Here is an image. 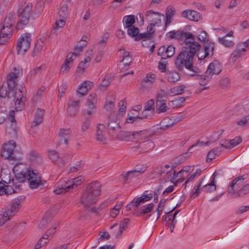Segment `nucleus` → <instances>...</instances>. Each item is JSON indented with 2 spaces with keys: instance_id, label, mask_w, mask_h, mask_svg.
Here are the masks:
<instances>
[{
  "instance_id": "f257e3e1",
  "label": "nucleus",
  "mask_w": 249,
  "mask_h": 249,
  "mask_svg": "<svg viewBox=\"0 0 249 249\" xmlns=\"http://www.w3.org/2000/svg\"><path fill=\"white\" fill-rule=\"evenodd\" d=\"M184 42L185 46L182 48L181 52L176 59V66L179 71H182L185 67L195 73H199L200 70L194 67L193 64L194 57L200 50L201 46L198 42L195 41L194 35L192 38L186 39Z\"/></svg>"
},
{
  "instance_id": "f03ea898",
  "label": "nucleus",
  "mask_w": 249,
  "mask_h": 249,
  "mask_svg": "<svg viewBox=\"0 0 249 249\" xmlns=\"http://www.w3.org/2000/svg\"><path fill=\"white\" fill-rule=\"evenodd\" d=\"M43 4V1L39 0L36 5V11L31 14L32 5L29 3L26 4L25 3V4L18 9V21L17 25V28L18 30L22 29L23 26L28 24L30 17L33 19L37 18L40 12V10L37 8H40Z\"/></svg>"
},
{
  "instance_id": "7ed1b4c3",
  "label": "nucleus",
  "mask_w": 249,
  "mask_h": 249,
  "mask_svg": "<svg viewBox=\"0 0 249 249\" xmlns=\"http://www.w3.org/2000/svg\"><path fill=\"white\" fill-rule=\"evenodd\" d=\"M101 191L100 188H86L83 191L80 202L88 211L96 212V208L92 206L98 200Z\"/></svg>"
},
{
  "instance_id": "20e7f679",
  "label": "nucleus",
  "mask_w": 249,
  "mask_h": 249,
  "mask_svg": "<svg viewBox=\"0 0 249 249\" xmlns=\"http://www.w3.org/2000/svg\"><path fill=\"white\" fill-rule=\"evenodd\" d=\"M25 197L20 196L12 200L4 211L0 212V225L4 224L10 219V216H14L19 210L21 201L24 200Z\"/></svg>"
},
{
  "instance_id": "39448f33",
  "label": "nucleus",
  "mask_w": 249,
  "mask_h": 249,
  "mask_svg": "<svg viewBox=\"0 0 249 249\" xmlns=\"http://www.w3.org/2000/svg\"><path fill=\"white\" fill-rule=\"evenodd\" d=\"M221 71V65L218 61H213L211 62L205 73L203 75H196V79L199 81L201 86H205L210 81L213 75L218 74Z\"/></svg>"
},
{
  "instance_id": "423d86ee",
  "label": "nucleus",
  "mask_w": 249,
  "mask_h": 249,
  "mask_svg": "<svg viewBox=\"0 0 249 249\" xmlns=\"http://www.w3.org/2000/svg\"><path fill=\"white\" fill-rule=\"evenodd\" d=\"M117 115V113L114 111L111 112L109 115L107 129L108 134L111 137H115L121 130Z\"/></svg>"
},
{
  "instance_id": "0eeeda50",
  "label": "nucleus",
  "mask_w": 249,
  "mask_h": 249,
  "mask_svg": "<svg viewBox=\"0 0 249 249\" xmlns=\"http://www.w3.org/2000/svg\"><path fill=\"white\" fill-rule=\"evenodd\" d=\"M16 146V142L13 140L5 142L3 145L1 156L4 159L10 160H16V157L14 153Z\"/></svg>"
},
{
  "instance_id": "6e6552de",
  "label": "nucleus",
  "mask_w": 249,
  "mask_h": 249,
  "mask_svg": "<svg viewBox=\"0 0 249 249\" xmlns=\"http://www.w3.org/2000/svg\"><path fill=\"white\" fill-rule=\"evenodd\" d=\"M25 87H22L20 89H16L14 94L15 100V106L17 110H22L25 106L26 96L24 95V90Z\"/></svg>"
},
{
  "instance_id": "1a4fd4ad",
  "label": "nucleus",
  "mask_w": 249,
  "mask_h": 249,
  "mask_svg": "<svg viewBox=\"0 0 249 249\" xmlns=\"http://www.w3.org/2000/svg\"><path fill=\"white\" fill-rule=\"evenodd\" d=\"M31 41V35L28 33L21 36L18 39L17 44V52L18 54H23L29 49Z\"/></svg>"
},
{
  "instance_id": "9d476101",
  "label": "nucleus",
  "mask_w": 249,
  "mask_h": 249,
  "mask_svg": "<svg viewBox=\"0 0 249 249\" xmlns=\"http://www.w3.org/2000/svg\"><path fill=\"white\" fill-rule=\"evenodd\" d=\"M145 133L146 132L144 131L129 132L120 130L115 137L119 140L129 142L135 139L136 135H137L136 138H142V135H144Z\"/></svg>"
},
{
  "instance_id": "9b49d317",
  "label": "nucleus",
  "mask_w": 249,
  "mask_h": 249,
  "mask_svg": "<svg viewBox=\"0 0 249 249\" xmlns=\"http://www.w3.org/2000/svg\"><path fill=\"white\" fill-rule=\"evenodd\" d=\"M27 181L31 186L38 187L45 184L46 181L42 179L41 176L33 170L28 171Z\"/></svg>"
},
{
  "instance_id": "f8f14e48",
  "label": "nucleus",
  "mask_w": 249,
  "mask_h": 249,
  "mask_svg": "<svg viewBox=\"0 0 249 249\" xmlns=\"http://www.w3.org/2000/svg\"><path fill=\"white\" fill-rule=\"evenodd\" d=\"M167 38L169 40L172 39L184 40V41L188 39L192 38L193 35L189 32H184L181 30L171 31L167 35Z\"/></svg>"
},
{
  "instance_id": "ddd939ff",
  "label": "nucleus",
  "mask_w": 249,
  "mask_h": 249,
  "mask_svg": "<svg viewBox=\"0 0 249 249\" xmlns=\"http://www.w3.org/2000/svg\"><path fill=\"white\" fill-rule=\"evenodd\" d=\"M192 169L191 166H184L180 171L176 173V171H173V177H170V179L173 180V184L175 186H178L180 182L184 180V173H188Z\"/></svg>"
},
{
  "instance_id": "4468645a",
  "label": "nucleus",
  "mask_w": 249,
  "mask_h": 249,
  "mask_svg": "<svg viewBox=\"0 0 249 249\" xmlns=\"http://www.w3.org/2000/svg\"><path fill=\"white\" fill-rule=\"evenodd\" d=\"M13 28L4 25H0V45L5 44L12 36Z\"/></svg>"
},
{
  "instance_id": "2eb2a0df",
  "label": "nucleus",
  "mask_w": 249,
  "mask_h": 249,
  "mask_svg": "<svg viewBox=\"0 0 249 249\" xmlns=\"http://www.w3.org/2000/svg\"><path fill=\"white\" fill-rule=\"evenodd\" d=\"M84 180L85 178L82 176H79L72 180L61 181L57 187H77L81 185Z\"/></svg>"
},
{
  "instance_id": "dca6fc26",
  "label": "nucleus",
  "mask_w": 249,
  "mask_h": 249,
  "mask_svg": "<svg viewBox=\"0 0 249 249\" xmlns=\"http://www.w3.org/2000/svg\"><path fill=\"white\" fill-rule=\"evenodd\" d=\"M105 129L104 124H98L96 128V140L102 144H106L107 142Z\"/></svg>"
},
{
  "instance_id": "f3484780",
  "label": "nucleus",
  "mask_w": 249,
  "mask_h": 249,
  "mask_svg": "<svg viewBox=\"0 0 249 249\" xmlns=\"http://www.w3.org/2000/svg\"><path fill=\"white\" fill-rule=\"evenodd\" d=\"M9 119L11 120V124L9 126H7L6 131L13 137L16 136L17 133V127L15 118L14 111L11 110L9 112Z\"/></svg>"
},
{
  "instance_id": "a211bd4d",
  "label": "nucleus",
  "mask_w": 249,
  "mask_h": 249,
  "mask_svg": "<svg viewBox=\"0 0 249 249\" xmlns=\"http://www.w3.org/2000/svg\"><path fill=\"white\" fill-rule=\"evenodd\" d=\"M160 13L155 12L153 10L147 11L145 14L146 19L151 21L155 26H159L161 23V20L160 18Z\"/></svg>"
},
{
  "instance_id": "6ab92c4d",
  "label": "nucleus",
  "mask_w": 249,
  "mask_h": 249,
  "mask_svg": "<svg viewBox=\"0 0 249 249\" xmlns=\"http://www.w3.org/2000/svg\"><path fill=\"white\" fill-rule=\"evenodd\" d=\"M183 17L190 20L197 21L200 19L201 15L197 12L192 10H186L182 12Z\"/></svg>"
},
{
  "instance_id": "aec40b11",
  "label": "nucleus",
  "mask_w": 249,
  "mask_h": 249,
  "mask_svg": "<svg viewBox=\"0 0 249 249\" xmlns=\"http://www.w3.org/2000/svg\"><path fill=\"white\" fill-rule=\"evenodd\" d=\"M19 71L18 73L15 72L10 73L7 75V83L8 87L9 89L11 91H14L15 90L17 84L16 83V79L18 78V75L19 74Z\"/></svg>"
},
{
  "instance_id": "412c9836",
  "label": "nucleus",
  "mask_w": 249,
  "mask_h": 249,
  "mask_svg": "<svg viewBox=\"0 0 249 249\" xmlns=\"http://www.w3.org/2000/svg\"><path fill=\"white\" fill-rule=\"evenodd\" d=\"M93 55V52L91 50H88L86 52V56L84 61H81L78 66V69L81 71V72L83 73L85 72V69L87 68L91 60V56Z\"/></svg>"
},
{
  "instance_id": "4be33fe9",
  "label": "nucleus",
  "mask_w": 249,
  "mask_h": 249,
  "mask_svg": "<svg viewBox=\"0 0 249 249\" xmlns=\"http://www.w3.org/2000/svg\"><path fill=\"white\" fill-rule=\"evenodd\" d=\"M71 130L70 128H60L58 133L59 142H63L65 144H67L69 139L71 138Z\"/></svg>"
},
{
  "instance_id": "5701e85b",
  "label": "nucleus",
  "mask_w": 249,
  "mask_h": 249,
  "mask_svg": "<svg viewBox=\"0 0 249 249\" xmlns=\"http://www.w3.org/2000/svg\"><path fill=\"white\" fill-rule=\"evenodd\" d=\"M87 36H83L81 39L79 41L77 45L75 47L73 54H74L75 57L80 55V53L83 51V48L86 47L88 43L87 38Z\"/></svg>"
},
{
  "instance_id": "b1692460",
  "label": "nucleus",
  "mask_w": 249,
  "mask_h": 249,
  "mask_svg": "<svg viewBox=\"0 0 249 249\" xmlns=\"http://www.w3.org/2000/svg\"><path fill=\"white\" fill-rule=\"evenodd\" d=\"M154 204L151 203L147 205H143L140 208L135 209V214L137 216H142L151 212L154 207Z\"/></svg>"
},
{
  "instance_id": "393cba45",
  "label": "nucleus",
  "mask_w": 249,
  "mask_h": 249,
  "mask_svg": "<svg viewBox=\"0 0 249 249\" xmlns=\"http://www.w3.org/2000/svg\"><path fill=\"white\" fill-rule=\"evenodd\" d=\"M156 79V75L153 73H148L142 81V87L148 89L150 88Z\"/></svg>"
},
{
  "instance_id": "a878e982",
  "label": "nucleus",
  "mask_w": 249,
  "mask_h": 249,
  "mask_svg": "<svg viewBox=\"0 0 249 249\" xmlns=\"http://www.w3.org/2000/svg\"><path fill=\"white\" fill-rule=\"evenodd\" d=\"M140 176L134 170L124 172L121 175L125 183L131 181L134 178L139 177Z\"/></svg>"
},
{
  "instance_id": "bb28decb",
  "label": "nucleus",
  "mask_w": 249,
  "mask_h": 249,
  "mask_svg": "<svg viewBox=\"0 0 249 249\" xmlns=\"http://www.w3.org/2000/svg\"><path fill=\"white\" fill-rule=\"evenodd\" d=\"M176 13V10L173 6H168L166 9V21L165 28L172 22V18Z\"/></svg>"
},
{
  "instance_id": "cd10ccee",
  "label": "nucleus",
  "mask_w": 249,
  "mask_h": 249,
  "mask_svg": "<svg viewBox=\"0 0 249 249\" xmlns=\"http://www.w3.org/2000/svg\"><path fill=\"white\" fill-rule=\"evenodd\" d=\"M18 166H16L13 169L14 172H17L15 174V181L20 183L24 182L26 180V178H27L28 173L23 171H19L18 172Z\"/></svg>"
},
{
  "instance_id": "c85d7f7f",
  "label": "nucleus",
  "mask_w": 249,
  "mask_h": 249,
  "mask_svg": "<svg viewBox=\"0 0 249 249\" xmlns=\"http://www.w3.org/2000/svg\"><path fill=\"white\" fill-rule=\"evenodd\" d=\"M246 51L245 48H242L238 45L236 49L232 52L231 55L230 59L232 62H234L238 58L240 57L244 52Z\"/></svg>"
},
{
  "instance_id": "c756f323",
  "label": "nucleus",
  "mask_w": 249,
  "mask_h": 249,
  "mask_svg": "<svg viewBox=\"0 0 249 249\" xmlns=\"http://www.w3.org/2000/svg\"><path fill=\"white\" fill-rule=\"evenodd\" d=\"M53 219V216L51 213L47 212L42 217L41 221L39 224L40 229L45 228L47 225Z\"/></svg>"
},
{
  "instance_id": "7c9ffc66",
  "label": "nucleus",
  "mask_w": 249,
  "mask_h": 249,
  "mask_svg": "<svg viewBox=\"0 0 249 249\" xmlns=\"http://www.w3.org/2000/svg\"><path fill=\"white\" fill-rule=\"evenodd\" d=\"M214 49V44L212 41H209L205 43L204 46V51L208 56V58L212 57L213 54Z\"/></svg>"
},
{
  "instance_id": "2f4dec72",
  "label": "nucleus",
  "mask_w": 249,
  "mask_h": 249,
  "mask_svg": "<svg viewBox=\"0 0 249 249\" xmlns=\"http://www.w3.org/2000/svg\"><path fill=\"white\" fill-rule=\"evenodd\" d=\"M155 144L151 140H147L142 142L139 145L140 148L143 152H146L153 149Z\"/></svg>"
},
{
  "instance_id": "473e14b6",
  "label": "nucleus",
  "mask_w": 249,
  "mask_h": 249,
  "mask_svg": "<svg viewBox=\"0 0 249 249\" xmlns=\"http://www.w3.org/2000/svg\"><path fill=\"white\" fill-rule=\"evenodd\" d=\"M174 167H172L171 168L170 170H168L167 169L164 168H161V170L160 171V175L161 176H162L163 177L166 178V180H165V182L166 181H170L172 183H173V180H172V179H170V178L173 177V173L172 172V171L174 170Z\"/></svg>"
},
{
  "instance_id": "72a5a7b5",
  "label": "nucleus",
  "mask_w": 249,
  "mask_h": 249,
  "mask_svg": "<svg viewBox=\"0 0 249 249\" xmlns=\"http://www.w3.org/2000/svg\"><path fill=\"white\" fill-rule=\"evenodd\" d=\"M45 39H38L35 45L34 49L32 52V55L34 57L42 49L44 45Z\"/></svg>"
},
{
  "instance_id": "f704fd0d",
  "label": "nucleus",
  "mask_w": 249,
  "mask_h": 249,
  "mask_svg": "<svg viewBox=\"0 0 249 249\" xmlns=\"http://www.w3.org/2000/svg\"><path fill=\"white\" fill-rule=\"evenodd\" d=\"M44 110L38 108L35 114L34 123L35 125H37L42 123L43 120Z\"/></svg>"
},
{
  "instance_id": "c9c22d12",
  "label": "nucleus",
  "mask_w": 249,
  "mask_h": 249,
  "mask_svg": "<svg viewBox=\"0 0 249 249\" xmlns=\"http://www.w3.org/2000/svg\"><path fill=\"white\" fill-rule=\"evenodd\" d=\"M218 174L215 172L213 176H212V180L209 182L207 183L206 181H205V182L202 184V182L204 181L205 178H203L201 180H199L196 185V187H208V186H214L215 187V184H214V179L215 177L218 175Z\"/></svg>"
},
{
  "instance_id": "e433bc0d",
  "label": "nucleus",
  "mask_w": 249,
  "mask_h": 249,
  "mask_svg": "<svg viewBox=\"0 0 249 249\" xmlns=\"http://www.w3.org/2000/svg\"><path fill=\"white\" fill-rule=\"evenodd\" d=\"M114 75L112 74L107 75L105 78L102 81L99 88L102 90V88H106L107 87L114 79Z\"/></svg>"
},
{
  "instance_id": "4c0bfd02",
  "label": "nucleus",
  "mask_w": 249,
  "mask_h": 249,
  "mask_svg": "<svg viewBox=\"0 0 249 249\" xmlns=\"http://www.w3.org/2000/svg\"><path fill=\"white\" fill-rule=\"evenodd\" d=\"M129 221V219L128 218H124L123 220L121 221L119 226V229L118 230L116 233H115V232L113 233V234H115L116 238H119L120 237L123 231L127 228Z\"/></svg>"
},
{
  "instance_id": "58836bf2",
  "label": "nucleus",
  "mask_w": 249,
  "mask_h": 249,
  "mask_svg": "<svg viewBox=\"0 0 249 249\" xmlns=\"http://www.w3.org/2000/svg\"><path fill=\"white\" fill-rule=\"evenodd\" d=\"M15 15L14 13H9L5 18L3 25L8 26L12 28L13 25L16 22Z\"/></svg>"
},
{
  "instance_id": "ea45409f",
  "label": "nucleus",
  "mask_w": 249,
  "mask_h": 249,
  "mask_svg": "<svg viewBox=\"0 0 249 249\" xmlns=\"http://www.w3.org/2000/svg\"><path fill=\"white\" fill-rule=\"evenodd\" d=\"M166 78L168 81L170 83H175L180 78L179 74L174 71H168L166 73Z\"/></svg>"
},
{
  "instance_id": "a19ab883",
  "label": "nucleus",
  "mask_w": 249,
  "mask_h": 249,
  "mask_svg": "<svg viewBox=\"0 0 249 249\" xmlns=\"http://www.w3.org/2000/svg\"><path fill=\"white\" fill-rule=\"evenodd\" d=\"M86 106L87 107L83 111V115L85 117L88 116V118H91L94 114L96 106L95 105L90 104H86Z\"/></svg>"
},
{
  "instance_id": "79ce46f5",
  "label": "nucleus",
  "mask_w": 249,
  "mask_h": 249,
  "mask_svg": "<svg viewBox=\"0 0 249 249\" xmlns=\"http://www.w3.org/2000/svg\"><path fill=\"white\" fill-rule=\"evenodd\" d=\"M123 22L125 28L131 27L135 22V16L133 15L125 16L123 18Z\"/></svg>"
},
{
  "instance_id": "37998d69",
  "label": "nucleus",
  "mask_w": 249,
  "mask_h": 249,
  "mask_svg": "<svg viewBox=\"0 0 249 249\" xmlns=\"http://www.w3.org/2000/svg\"><path fill=\"white\" fill-rule=\"evenodd\" d=\"M169 108L166 105V102H161L160 101L156 102V112L158 114L166 112Z\"/></svg>"
},
{
  "instance_id": "c03bdc74",
  "label": "nucleus",
  "mask_w": 249,
  "mask_h": 249,
  "mask_svg": "<svg viewBox=\"0 0 249 249\" xmlns=\"http://www.w3.org/2000/svg\"><path fill=\"white\" fill-rule=\"evenodd\" d=\"M160 129L166 130L172 126H173V123L172 120L168 117L164 118L160 124Z\"/></svg>"
},
{
  "instance_id": "a18cd8bd",
  "label": "nucleus",
  "mask_w": 249,
  "mask_h": 249,
  "mask_svg": "<svg viewBox=\"0 0 249 249\" xmlns=\"http://www.w3.org/2000/svg\"><path fill=\"white\" fill-rule=\"evenodd\" d=\"M153 197V194L151 193H148V191H145L143 195L136 199L139 202L140 205L142 203H143L144 202L148 201L152 199Z\"/></svg>"
},
{
  "instance_id": "49530a36",
  "label": "nucleus",
  "mask_w": 249,
  "mask_h": 249,
  "mask_svg": "<svg viewBox=\"0 0 249 249\" xmlns=\"http://www.w3.org/2000/svg\"><path fill=\"white\" fill-rule=\"evenodd\" d=\"M218 41L220 44L226 47H231L233 46L234 45V41L232 40L227 39L226 36L219 37Z\"/></svg>"
},
{
  "instance_id": "de8ad7c7",
  "label": "nucleus",
  "mask_w": 249,
  "mask_h": 249,
  "mask_svg": "<svg viewBox=\"0 0 249 249\" xmlns=\"http://www.w3.org/2000/svg\"><path fill=\"white\" fill-rule=\"evenodd\" d=\"M247 178V176L246 175H244L243 176L236 178L231 181L229 187H234L235 185H240L241 183H242L243 181Z\"/></svg>"
},
{
  "instance_id": "09e8293b",
  "label": "nucleus",
  "mask_w": 249,
  "mask_h": 249,
  "mask_svg": "<svg viewBox=\"0 0 249 249\" xmlns=\"http://www.w3.org/2000/svg\"><path fill=\"white\" fill-rule=\"evenodd\" d=\"M127 34L132 37L137 38L139 34V29L133 25L131 27L127 28Z\"/></svg>"
},
{
  "instance_id": "8fccbe9b",
  "label": "nucleus",
  "mask_w": 249,
  "mask_h": 249,
  "mask_svg": "<svg viewBox=\"0 0 249 249\" xmlns=\"http://www.w3.org/2000/svg\"><path fill=\"white\" fill-rule=\"evenodd\" d=\"M69 13V7L67 4H63L58 12V16L60 18H66Z\"/></svg>"
},
{
  "instance_id": "3c124183",
  "label": "nucleus",
  "mask_w": 249,
  "mask_h": 249,
  "mask_svg": "<svg viewBox=\"0 0 249 249\" xmlns=\"http://www.w3.org/2000/svg\"><path fill=\"white\" fill-rule=\"evenodd\" d=\"M184 86L174 87L170 89V93L173 95L181 94L184 92Z\"/></svg>"
},
{
  "instance_id": "603ef678",
  "label": "nucleus",
  "mask_w": 249,
  "mask_h": 249,
  "mask_svg": "<svg viewBox=\"0 0 249 249\" xmlns=\"http://www.w3.org/2000/svg\"><path fill=\"white\" fill-rule=\"evenodd\" d=\"M55 233V231L53 229H50L46 231V233L42 236V238L44 239L43 244H46L49 238H52L53 235Z\"/></svg>"
},
{
  "instance_id": "864d4df0",
  "label": "nucleus",
  "mask_w": 249,
  "mask_h": 249,
  "mask_svg": "<svg viewBox=\"0 0 249 249\" xmlns=\"http://www.w3.org/2000/svg\"><path fill=\"white\" fill-rule=\"evenodd\" d=\"M123 58L122 62H124L125 66H129L131 62L132 57L129 52L126 51L124 52L123 53Z\"/></svg>"
},
{
  "instance_id": "5fc2aeb1",
  "label": "nucleus",
  "mask_w": 249,
  "mask_h": 249,
  "mask_svg": "<svg viewBox=\"0 0 249 249\" xmlns=\"http://www.w3.org/2000/svg\"><path fill=\"white\" fill-rule=\"evenodd\" d=\"M185 98L182 97H179L172 101V104L174 107H179L182 106L184 102Z\"/></svg>"
},
{
  "instance_id": "6e6d98bb",
  "label": "nucleus",
  "mask_w": 249,
  "mask_h": 249,
  "mask_svg": "<svg viewBox=\"0 0 249 249\" xmlns=\"http://www.w3.org/2000/svg\"><path fill=\"white\" fill-rule=\"evenodd\" d=\"M239 188H229L227 191L228 195L233 197L240 196L241 194L239 192Z\"/></svg>"
},
{
  "instance_id": "4d7b16f0",
  "label": "nucleus",
  "mask_w": 249,
  "mask_h": 249,
  "mask_svg": "<svg viewBox=\"0 0 249 249\" xmlns=\"http://www.w3.org/2000/svg\"><path fill=\"white\" fill-rule=\"evenodd\" d=\"M10 90H7V88L5 86H1L0 88V99L7 97L10 99L9 93Z\"/></svg>"
},
{
  "instance_id": "13d9d810",
  "label": "nucleus",
  "mask_w": 249,
  "mask_h": 249,
  "mask_svg": "<svg viewBox=\"0 0 249 249\" xmlns=\"http://www.w3.org/2000/svg\"><path fill=\"white\" fill-rule=\"evenodd\" d=\"M238 125L241 126H246L249 125V114L244 117L236 123Z\"/></svg>"
},
{
  "instance_id": "bf43d9fd",
  "label": "nucleus",
  "mask_w": 249,
  "mask_h": 249,
  "mask_svg": "<svg viewBox=\"0 0 249 249\" xmlns=\"http://www.w3.org/2000/svg\"><path fill=\"white\" fill-rule=\"evenodd\" d=\"M154 114V111H149L145 108L142 113V116H139V117L142 118V121L144 119H150L153 117Z\"/></svg>"
},
{
  "instance_id": "052dcab7",
  "label": "nucleus",
  "mask_w": 249,
  "mask_h": 249,
  "mask_svg": "<svg viewBox=\"0 0 249 249\" xmlns=\"http://www.w3.org/2000/svg\"><path fill=\"white\" fill-rule=\"evenodd\" d=\"M208 34L204 31H201L198 34V39L202 42L206 43L210 41L208 39Z\"/></svg>"
},
{
  "instance_id": "680f3d73",
  "label": "nucleus",
  "mask_w": 249,
  "mask_h": 249,
  "mask_svg": "<svg viewBox=\"0 0 249 249\" xmlns=\"http://www.w3.org/2000/svg\"><path fill=\"white\" fill-rule=\"evenodd\" d=\"M97 101V94L95 93H92L89 96L87 99V104L95 105Z\"/></svg>"
},
{
  "instance_id": "e2e57ef3",
  "label": "nucleus",
  "mask_w": 249,
  "mask_h": 249,
  "mask_svg": "<svg viewBox=\"0 0 249 249\" xmlns=\"http://www.w3.org/2000/svg\"><path fill=\"white\" fill-rule=\"evenodd\" d=\"M140 204L138 201L137 199L135 198L131 201L126 206V208L128 211H131L132 207L134 208V209H136L138 208Z\"/></svg>"
},
{
  "instance_id": "0e129e2a",
  "label": "nucleus",
  "mask_w": 249,
  "mask_h": 249,
  "mask_svg": "<svg viewBox=\"0 0 249 249\" xmlns=\"http://www.w3.org/2000/svg\"><path fill=\"white\" fill-rule=\"evenodd\" d=\"M218 152V149H212L209 151V152L207 154V159L206 160V162L209 163L213 159L215 158V156L217 153Z\"/></svg>"
},
{
  "instance_id": "69168bd1",
  "label": "nucleus",
  "mask_w": 249,
  "mask_h": 249,
  "mask_svg": "<svg viewBox=\"0 0 249 249\" xmlns=\"http://www.w3.org/2000/svg\"><path fill=\"white\" fill-rule=\"evenodd\" d=\"M146 166L145 165H142L141 166H136L134 167V170L140 176L146 170Z\"/></svg>"
},
{
  "instance_id": "338daca9",
  "label": "nucleus",
  "mask_w": 249,
  "mask_h": 249,
  "mask_svg": "<svg viewBox=\"0 0 249 249\" xmlns=\"http://www.w3.org/2000/svg\"><path fill=\"white\" fill-rule=\"evenodd\" d=\"M82 161H78L75 164L74 166H71L70 168V172H76L78 170H81L82 168Z\"/></svg>"
},
{
  "instance_id": "774afa93",
  "label": "nucleus",
  "mask_w": 249,
  "mask_h": 249,
  "mask_svg": "<svg viewBox=\"0 0 249 249\" xmlns=\"http://www.w3.org/2000/svg\"><path fill=\"white\" fill-rule=\"evenodd\" d=\"M114 99L111 101L107 100L104 106L105 109L108 111H111L114 106Z\"/></svg>"
}]
</instances>
